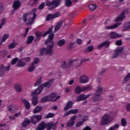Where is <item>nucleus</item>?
<instances>
[{
	"label": "nucleus",
	"instance_id": "nucleus-3",
	"mask_svg": "<svg viewBox=\"0 0 130 130\" xmlns=\"http://www.w3.org/2000/svg\"><path fill=\"white\" fill-rule=\"evenodd\" d=\"M53 82V80H50L49 81L43 84L42 85V86H39L36 90L33 91L31 94V97L37 96L38 95H39L42 92V90H43V87H46L47 88L49 87V86L52 84Z\"/></svg>",
	"mask_w": 130,
	"mask_h": 130
},
{
	"label": "nucleus",
	"instance_id": "nucleus-2",
	"mask_svg": "<svg viewBox=\"0 0 130 130\" xmlns=\"http://www.w3.org/2000/svg\"><path fill=\"white\" fill-rule=\"evenodd\" d=\"M37 9H34L32 10L30 14L25 13L23 15V22L26 23L27 25H32L34 23L35 18H36V12Z\"/></svg>",
	"mask_w": 130,
	"mask_h": 130
},
{
	"label": "nucleus",
	"instance_id": "nucleus-5",
	"mask_svg": "<svg viewBox=\"0 0 130 130\" xmlns=\"http://www.w3.org/2000/svg\"><path fill=\"white\" fill-rule=\"evenodd\" d=\"M101 94H102V87H99L93 96V102H99L101 100H102L101 96Z\"/></svg>",
	"mask_w": 130,
	"mask_h": 130
},
{
	"label": "nucleus",
	"instance_id": "nucleus-51",
	"mask_svg": "<svg viewBox=\"0 0 130 130\" xmlns=\"http://www.w3.org/2000/svg\"><path fill=\"white\" fill-rule=\"evenodd\" d=\"M130 79V73H128L126 76L124 78V80L125 82H127Z\"/></svg>",
	"mask_w": 130,
	"mask_h": 130
},
{
	"label": "nucleus",
	"instance_id": "nucleus-41",
	"mask_svg": "<svg viewBox=\"0 0 130 130\" xmlns=\"http://www.w3.org/2000/svg\"><path fill=\"white\" fill-rule=\"evenodd\" d=\"M53 28V27H50L49 28V29L47 31V32H46L43 35V37H45V36H46V35H47V34H49V33H51L52 32V28Z\"/></svg>",
	"mask_w": 130,
	"mask_h": 130
},
{
	"label": "nucleus",
	"instance_id": "nucleus-31",
	"mask_svg": "<svg viewBox=\"0 0 130 130\" xmlns=\"http://www.w3.org/2000/svg\"><path fill=\"white\" fill-rule=\"evenodd\" d=\"M17 45H18L17 43H15V42H13V43H10L8 45V48L9 49H13V48H15V47H16Z\"/></svg>",
	"mask_w": 130,
	"mask_h": 130
},
{
	"label": "nucleus",
	"instance_id": "nucleus-22",
	"mask_svg": "<svg viewBox=\"0 0 130 130\" xmlns=\"http://www.w3.org/2000/svg\"><path fill=\"white\" fill-rule=\"evenodd\" d=\"M9 37H10V35L8 34H5L3 35L1 42H0V43H1V45L4 43V42H6L7 39H9Z\"/></svg>",
	"mask_w": 130,
	"mask_h": 130
},
{
	"label": "nucleus",
	"instance_id": "nucleus-61",
	"mask_svg": "<svg viewBox=\"0 0 130 130\" xmlns=\"http://www.w3.org/2000/svg\"><path fill=\"white\" fill-rule=\"evenodd\" d=\"M103 46H104L103 45V43H102L98 46V49H101V48H102V47H103Z\"/></svg>",
	"mask_w": 130,
	"mask_h": 130
},
{
	"label": "nucleus",
	"instance_id": "nucleus-9",
	"mask_svg": "<svg viewBox=\"0 0 130 130\" xmlns=\"http://www.w3.org/2000/svg\"><path fill=\"white\" fill-rule=\"evenodd\" d=\"M90 89V86H84L82 88H81V87L79 86H77L75 88V92L77 94H80L81 92H83V91H88Z\"/></svg>",
	"mask_w": 130,
	"mask_h": 130
},
{
	"label": "nucleus",
	"instance_id": "nucleus-32",
	"mask_svg": "<svg viewBox=\"0 0 130 130\" xmlns=\"http://www.w3.org/2000/svg\"><path fill=\"white\" fill-rule=\"evenodd\" d=\"M66 43V40L64 39L60 40L58 42L57 44L58 46L60 47H61V46H63V45H64Z\"/></svg>",
	"mask_w": 130,
	"mask_h": 130
},
{
	"label": "nucleus",
	"instance_id": "nucleus-64",
	"mask_svg": "<svg viewBox=\"0 0 130 130\" xmlns=\"http://www.w3.org/2000/svg\"><path fill=\"white\" fill-rule=\"evenodd\" d=\"M83 130H91V128H90L88 126H86V127H84Z\"/></svg>",
	"mask_w": 130,
	"mask_h": 130
},
{
	"label": "nucleus",
	"instance_id": "nucleus-52",
	"mask_svg": "<svg viewBox=\"0 0 130 130\" xmlns=\"http://www.w3.org/2000/svg\"><path fill=\"white\" fill-rule=\"evenodd\" d=\"M40 60H39V58H35L34 60V62L32 63V64H37V63H38V62H39Z\"/></svg>",
	"mask_w": 130,
	"mask_h": 130
},
{
	"label": "nucleus",
	"instance_id": "nucleus-35",
	"mask_svg": "<svg viewBox=\"0 0 130 130\" xmlns=\"http://www.w3.org/2000/svg\"><path fill=\"white\" fill-rule=\"evenodd\" d=\"M41 80H42V77H39L36 81L34 87H36L37 86H39L40 84H41Z\"/></svg>",
	"mask_w": 130,
	"mask_h": 130
},
{
	"label": "nucleus",
	"instance_id": "nucleus-13",
	"mask_svg": "<svg viewBox=\"0 0 130 130\" xmlns=\"http://www.w3.org/2000/svg\"><path fill=\"white\" fill-rule=\"evenodd\" d=\"M52 2L53 6L49 8V10L50 11H52L53 10H54L55 8H57V7H58V6L60 5V1L59 0H53Z\"/></svg>",
	"mask_w": 130,
	"mask_h": 130
},
{
	"label": "nucleus",
	"instance_id": "nucleus-63",
	"mask_svg": "<svg viewBox=\"0 0 130 130\" xmlns=\"http://www.w3.org/2000/svg\"><path fill=\"white\" fill-rule=\"evenodd\" d=\"M126 109L128 111H130V104H128L126 106Z\"/></svg>",
	"mask_w": 130,
	"mask_h": 130
},
{
	"label": "nucleus",
	"instance_id": "nucleus-59",
	"mask_svg": "<svg viewBox=\"0 0 130 130\" xmlns=\"http://www.w3.org/2000/svg\"><path fill=\"white\" fill-rule=\"evenodd\" d=\"M70 114H71V112H70V111H69L65 113L64 115L63 116V117H66V116H68L70 115Z\"/></svg>",
	"mask_w": 130,
	"mask_h": 130
},
{
	"label": "nucleus",
	"instance_id": "nucleus-34",
	"mask_svg": "<svg viewBox=\"0 0 130 130\" xmlns=\"http://www.w3.org/2000/svg\"><path fill=\"white\" fill-rule=\"evenodd\" d=\"M34 70H35V66L31 63L28 68V72L32 73Z\"/></svg>",
	"mask_w": 130,
	"mask_h": 130
},
{
	"label": "nucleus",
	"instance_id": "nucleus-17",
	"mask_svg": "<svg viewBox=\"0 0 130 130\" xmlns=\"http://www.w3.org/2000/svg\"><path fill=\"white\" fill-rule=\"evenodd\" d=\"M120 25H121V23L118 22V23H116L113 25L106 26H105V28L107 30H111L112 29H115V28H117V27H119V26H120Z\"/></svg>",
	"mask_w": 130,
	"mask_h": 130
},
{
	"label": "nucleus",
	"instance_id": "nucleus-23",
	"mask_svg": "<svg viewBox=\"0 0 130 130\" xmlns=\"http://www.w3.org/2000/svg\"><path fill=\"white\" fill-rule=\"evenodd\" d=\"M73 107V103L72 102L69 101L67 104L66 106L64 108V111H67V110H69V109H71Z\"/></svg>",
	"mask_w": 130,
	"mask_h": 130
},
{
	"label": "nucleus",
	"instance_id": "nucleus-11",
	"mask_svg": "<svg viewBox=\"0 0 130 130\" xmlns=\"http://www.w3.org/2000/svg\"><path fill=\"white\" fill-rule=\"evenodd\" d=\"M48 96L50 101H56V100L59 99L60 97L59 95L56 96V93L55 92H53Z\"/></svg>",
	"mask_w": 130,
	"mask_h": 130
},
{
	"label": "nucleus",
	"instance_id": "nucleus-37",
	"mask_svg": "<svg viewBox=\"0 0 130 130\" xmlns=\"http://www.w3.org/2000/svg\"><path fill=\"white\" fill-rule=\"evenodd\" d=\"M36 37L37 40H39L40 38H41V36H42V33L40 31H37L35 32Z\"/></svg>",
	"mask_w": 130,
	"mask_h": 130
},
{
	"label": "nucleus",
	"instance_id": "nucleus-30",
	"mask_svg": "<svg viewBox=\"0 0 130 130\" xmlns=\"http://www.w3.org/2000/svg\"><path fill=\"white\" fill-rule=\"evenodd\" d=\"M42 110V107L37 106L32 111L33 113H37L40 112Z\"/></svg>",
	"mask_w": 130,
	"mask_h": 130
},
{
	"label": "nucleus",
	"instance_id": "nucleus-47",
	"mask_svg": "<svg viewBox=\"0 0 130 130\" xmlns=\"http://www.w3.org/2000/svg\"><path fill=\"white\" fill-rule=\"evenodd\" d=\"M70 111L71 114H76V113H78L79 110L78 109H72L69 110Z\"/></svg>",
	"mask_w": 130,
	"mask_h": 130
},
{
	"label": "nucleus",
	"instance_id": "nucleus-43",
	"mask_svg": "<svg viewBox=\"0 0 130 130\" xmlns=\"http://www.w3.org/2000/svg\"><path fill=\"white\" fill-rule=\"evenodd\" d=\"M65 5L66 7H70L72 5V1L71 0H65Z\"/></svg>",
	"mask_w": 130,
	"mask_h": 130
},
{
	"label": "nucleus",
	"instance_id": "nucleus-57",
	"mask_svg": "<svg viewBox=\"0 0 130 130\" xmlns=\"http://www.w3.org/2000/svg\"><path fill=\"white\" fill-rule=\"evenodd\" d=\"M116 45H121L122 42L121 40L117 41L115 43Z\"/></svg>",
	"mask_w": 130,
	"mask_h": 130
},
{
	"label": "nucleus",
	"instance_id": "nucleus-8",
	"mask_svg": "<svg viewBox=\"0 0 130 130\" xmlns=\"http://www.w3.org/2000/svg\"><path fill=\"white\" fill-rule=\"evenodd\" d=\"M77 59L70 60L68 64L67 65L66 61H63L61 63L62 69H66V68H71L74 63L77 61Z\"/></svg>",
	"mask_w": 130,
	"mask_h": 130
},
{
	"label": "nucleus",
	"instance_id": "nucleus-38",
	"mask_svg": "<svg viewBox=\"0 0 130 130\" xmlns=\"http://www.w3.org/2000/svg\"><path fill=\"white\" fill-rule=\"evenodd\" d=\"M34 40V37L30 36L28 37L27 40V44H30V43H32V41Z\"/></svg>",
	"mask_w": 130,
	"mask_h": 130
},
{
	"label": "nucleus",
	"instance_id": "nucleus-27",
	"mask_svg": "<svg viewBox=\"0 0 130 130\" xmlns=\"http://www.w3.org/2000/svg\"><path fill=\"white\" fill-rule=\"evenodd\" d=\"M62 26V21H61L60 22H58L55 26V29H54V33H56V32H57L58 30L60 29V27Z\"/></svg>",
	"mask_w": 130,
	"mask_h": 130
},
{
	"label": "nucleus",
	"instance_id": "nucleus-36",
	"mask_svg": "<svg viewBox=\"0 0 130 130\" xmlns=\"http://www.w3.org/2000/svg\"><path fill=\"white\" fill-rule=\"evenodd\" d=\"M47 101H50L48 95L43 97L41 100V102H42V103L47 102Z\"/></svg>",
	"mask_w": 130,
	"mask_h": 130
},
{
	"label": "nucleus",
	"instance_id": "nucleus-19",
	"mask_svg": "<svg viewBox=\"0 0 130 130\" xmlns=\"http://www.w3.org/2000/svg\"><path fill=\"white\" fill-rule=\"evenodd\" d=\"M89 96H90V94L89 95H85V94H81L79 96H78L77 97V99L76 100V101L77 102H79V101H82V100H85L86 99H87V98H89Z\"/></svg>",
	"mask_w": 130,
	"mask_h": 130
},
{
	"label": "nucleus",
	"instance_id": "nucleus-39",
	"mask_svg": "<svg viewBox=\"0 0 130 130\" xmlns=\"http://www.w3.org/2000/svg\"><path fill=\"white\" fill-rule=\"evenodd\" d=\"M121 124L122 126H126L127 122H126V120L125 118H122L121 120Z\"/></svg>",
	"mask_w": 130,
	"mask_h": 130
},
{
	"label": "nucleus",
	"instance_id": "nucleus-10",
	"mask_svg": "<svg viewBox=\"0 0 130 130\" xmlns=\"http://www.w3.org/2000/svg\"><path fill=\"white\" fill-rule=\"evenodd\" d=\"M42 118V116L40 115H34L31 119L30 121L34 124H36L37 122L40 121V120Z\"/></svg>",
	"mask_w": 130,
	"mask_h": 130
},
{
	"label": "nucleus",
	"instance_id": "nucleus-16",
	"mask_svg": "<svg viewBox=\"0 0 130 130\" xmlns=\"http://www.w3.org/2000/svg\"><path fill=\"white\" fill-rule=\"evenodd\" d=\"M12 7L14 9V11H16L21 7V2H20V0H16L13 2V4L12 5Z\"/></svg>",
	"mask_w": 130,
	"mask_h": 130
},
{
	"label": "nucleus",
	"instance_id": "nucleus-50",
	"mask_svg": "<svg viewBox=\"0 0 130 130\" xmlns=\"http://www.w3.org/2000/svg\"><path fill=\"white\" fill-rule=\"evenodd\" d=\"M6 22H7V19H6L5 18L2 19L1 21V24H0V25H1L3 27V26H4V25L6 24Z\"/></svg>",
	"mask_w": 130,
	"mask_h": 130
},
{
	"label": "nucleus",
	"instance_id": "nucleus-4",
	"mask_svg": "<svg viewBox=\"0 0 130 130\" xmlns=\"http://www.w3.org/2000/svg\"><path fill=\"white\" fill-rule=\"evenodd\" d=\"M57 123H53V122H50L48 123H45L44 122H41L39 126L36 128V130H43L45 129L47 127V130H50L51 128H55Z\"/></svg>",
	"mask_w": 130,
	"mask_h": 130
},
{
	"label": "nucleus",
	"instance_id": "nucleus-62",
	"mask_svg": "<svg viewBox=\"0 0 130 130\" xmlns=\"http://www.w3.org/2000/svg\"><path fill=\"white\" fill-rule=\"evenodd\" d=\"M21 115V112H19L18 113H16L15 114L14 116H20Z\"/></svg>",
	"mask_w": 130,
	"mask_h": 130
},
{
	"label": "nucleus",
	"instance_id": "nucleus-6",
	"mask_svg": "<svg viewBox=\"0 0 130 130\" xmlns=\"http://www.w3.org/2000/svg\"><path fill=\"white\" fill-rule=\"evenodd\" d=\"M111 121H112V120L110 119V115L108 114H105L102 118L101 124L102 125H106V124H109Z\"/></svg>",
	"mask_w": 130,
	"mask_h": 130
},
{
	"label": "nucleus",
	"instance_id": "nucleus-45",
	"mask_svg": "<svg viewBox=\"0 0 130 130\" xmlns=\"http://www.w3.org/2000/svg\"><path fill=\"white\" fill-rule=\"evenodd\" d=\"M46 6H47V7H52V6H53V1L52 2L47 1L46 2Z\"/></svg>",
	"mask_w": 130,
	"mask_h": 130
},
{
	"label": "nucleus",
	"instance_id": "nucleus-20",
	"mask_svg": "<svg viewBox=\"0 0 130 130\" xmlns=\"http://www.w3.org/2000/svg\"><path fill=\"white\" fill-rule=\"evenodd\" d=\"M86 120H88V116H87L83 118L82 121H78L76 123V127H80V126H81V125H82V124H83V123H84L85 121H86Z\"/></svg>",
	"mask_w": 130,
	"mask_h": 130
},
{
	"label": "nucleus",
	"instance_id": "nucleus-42",
	"mask_svg": "<svg viewBox=\"0 0 130 130\" xmlns=\"http://www.w3.org/2000/svg\"><path fill=\"white\" fill-rule=\"evenodd\" d=\"M96 5H90L89 6V9L90 11L93 12L94 10L96 9Z\"/></svg>",
	"mask_w": 130,
	"mask_h": 130
},
{
	"label": "nucleus",
	"instance_id": "nucleus-53",
	"mask_svg": "<svg viewBox=\"0 0 130 130\" xmlns=\"http://www.w3.org/2000/svg\"><path fill=\"white\" fill-rule=\"evenodd\" d=\"M60 16V13L59 12H56L54 14H53V17H54V19L55 18H57V17H59Z\"/></svg>",
	"mask_w": 130,
	"mask_h": 130
},
{
	"label": "nucleus",
	"instance_id": "nucleus-14",
	"mask_svg": "<svg viewBox=\"0 0 130 130\" xmlns=\"http://www.w3.org/2000/svg\"><path fill=\"white\" fill-rule=\"evenodd\" d=\"M122 51H123V48L122 47L117 48L115 51V54L113 55V58H115L116 57H117Z\"/></svg>",
	"mask_w": 130,
	"mask_h": 130
},
{
	"label": "nucleus",
	"instance_id": "nucleus-15",
	"mask_svg": "<svg viewBox=\"0 0 130 130\" xmlns=\"http://www.w3.org/2000/svg\"><path fill=\"white\" fill-rule=\"evenodd\" d=\"M77 118V116H74L72 117L70 121H69L67 124V126L68 127H71L72 126H73V125L75 124V120H76Z\"/></svg>",
	"mask_w": 130,
	"mask_h": 130
},
{
	"label": "nucleus",
	"instance_id": "nucleus-46",
	"mask_svg": "<svg viewBox=\"0 0 130 130\" xmlns=\"http://www.w3.org/2000/svg\"><path fill=\"white\" fill-rule=\"evenodd\" d=\"M53 116H54V114L50 113L45 116V118H51V117H53Z\"/></svg>",
	"mask_w": 130,
	"mask_h": 130
},
{
	"label": "nucleus",
	"instance_id": "nucleus-21",
	"mask_svg": "<svg viewBox=\"0 0 130 130\" xmlns=\"http://www.w3.org/2000/svg\"><path fill=\"white\" fill-rule=\"evenodd\" d=\"M110 37L112 39H114L115 38H119V37H121V35H118V34L112 31L110 33Z\"/></svg>",
	"mask_w": 130,
	"mask_h": 130
},
{
	"label": "nucleus",
	"instance_id": "nucleus-24",
	"mask_svg": "<svg viewBox=\"0 0 130 130\" xmlns=\"http://www.w3.org/2000/svg\"><path fill=\"white\" fill-rule=\"evenodd\" d=\"M22 103H24V104L25 105V108L26 109H30V103L28 101H27L25 99H22Z\"/></svg>",
	"mask_w": 130,
	"mask_h": 130
},
{
	"label": "nucleus",
	"instance_id": "nucleus-29",
	"mask_svg": "<svg viewBox=\"0 0 130 130\" xmlns=\"http://www.w3.org/2000/svg\"><path fill=\"white\" fill-rule=\"evenodd\" d=\"M29 123H30V120L25 119L22 123V126L23 127H26V126H27Z\"/></svg>",
	"mask_w": 130,
	"mask_h": 130
},
{
	"label": "nucleus",
	"instance_id": "nucleus-54",
	"mask_svg": "<svg viewBox=\"0 0 130 130\" xmlns=\"http://www.w3.org/2000/svg\"><path fill=\"white\" fill-rule=\"evenodd\" d=\"M45 7V4L44 3H42L39 7V10H42L43 8Z\"/></svg>",
	"mask_w": 130,
	"mask_h": 130
},
{
	"label": "nucleus",
	"instance_id": "nucleus-25",
	"mask_svg": "<svg viewBox=\"0 0 130 130\" xmlns=\"http://www.w3.org/2000/svg\"><path fill=\"white\" fill-rule=\"evenodd\" d=\"M32 104L34 106H36V105L39 103L38 102V96H32V99H31Z\"/></svg>",
	"mask_w": 130,
	"mask_h": 130
},
{
	"label": "nucleus",
	"instance_id": "nucleus-40",
	"mask_svg": "<svg viewBox=\"0 0 130 130\" xmlns=\"http://www.w3.org/2000/svg\"><path fill=\"white\" fill-rule=\"evenodd\" d=\"M53 19H54V17H53V14H48L46 17V21H50L51 20H53Z\"/></svg>",
	"mask_w": 130,
	"mask_h": 130
},
{
	"label": "nucleus",
	"instance_id": "nucleus-48",
	"mask_svg": "<svg viewBox=\"0 0 130 130\" xmlns=\"http://www.w3.org/2000/svg\"><path fill=\"white\" fill-rule=\"evenodd\" d=\"M128 29H130V22H127L125 24L124 30H127Z\"/></svg>",
	"mask_w": 130,
	"mask_h": 130
},
{
	"label": "nucleus",
	"instance_id": "nucleus-55",
	"mask_svg": "<svg viewBox=\"0 0 130 130\" xmlns=\"http://www.w3.org/2000/svg\"><path fill=\"white\" fill-rule=\"evenodd\" d=\"M89 60H90V59L89 58L83 59L80 63V66H81V64H82L84 61H89Z\"/></svg>",
	"mask_w": 130,
	"mask_h": 130
},
{
	"label": "nucleus",
	"instance_id": "nucleus-7",
	"mask_svg": "<svg viewBox=\"0 0 130 130\" xmlns=\"http://www.w3.org/2000/svg\"><path fill=\"white\" fill-rule=\"evenodd\" d=\"M129 11L127 9L124 10L122 12L120 15L118 16L115 19V22H118L119 21H122L123 19L125 18V15L128 14Z\"/></svg>",
	"mask_w": 130,
	"mask_h": 130
},
{
	"label": "nucleus",
	"instance_id": "nucleus-56",
	"mask_svg": "<svg viewBox=\"0 0 130 130\" xmlns=\"http://www.w3.org/2000/svg\"><path fill=\"white\" fill-rule=\"evenodd\" d=\"M76 42L77 44H82L83 41L80 39H78L76 41Z\"/></svg>",
	"mask_w": 130,
	"mask_h": 130
},
{
	"label": "nucleus",
	"instance_id": "nucleus-44",
	"mask_svg": "<svg viewBox=\"0 0 130 130\" xmlns=\"http://www.w3.org/2000/svg\"><path fill=\"white\" fill-rule=\"evenodd\" d=\"M103 44L105 47H109V44H110V42L109 41H106L103 43Z\"/></svg>",
	"mask_w": 130,
	"mask_h": 130
},
{
	"label": "nucleus",
	"instance_id": "nucleus-33",
	"mask_svg": "<svg viewBox=\"0 0 130 130\" xmlns=\"http://www.w3.org/2000/svg\"><path fill=\"white\" fill-rule=\"evenodd\" d=\"M94 50V46L91 45L88 46L87 48L85 49L86 52H91Z\"/></svg>",
	"mask_w": 130,
	"mask_h": 130
},
{
	"label": "nucleus",
	"instance_id": "nucleus-58",
	"mask_svg": "<svg viewBox=\"0 0 130 130\" xmlns=\"http://www.w3.org/2000/svg\"><path fill=\"white\" fill-rule=\"evenodd\" d=\"M23 60H25V61H26V62H28L29 61H30V60H31V58L27 57H25L23 59Z\"/></svg>",
	"mask_w": 130,
	"mask_h": 130
},
{
	"label": "nucleus",
	"instance_id": "nucleus-49",
	"mask_svg": "<svg viewBox=\"0 0 130 130\" xmlns=\"http://www.w3.org/2000/svg\"><path fill=\"white\" fill-rule=\"evenodd\" d=\"M18 59H19L17 57L13 59L11 61V64L14 65L15 63H16L17 61H18Z\"/></svg>",
	"mask_w": 130,
	"mask_h": 130
},
{
	"label": "nucleus",
	"instance_id": "nucleus-18",
	"mask_svg": "<svg viewBox=\"0 0 130 130\" xmlns=\"http://www.w3.org/2000/svg\"><path fill=\"white\" fill-rule=\"evenodd\" d=\"M8 109L10 112H14V111H17L19 108L15 105H11L8 107Z\"/></svg>",
	"mask_w": 130,
	"mask_h": 130
},
{
	"label": "nucleus",
	"instance_id": "nucleus-28",
	"mask_svg": "<svg viewBox=\"0 0 130 130\" xmlns=\"http://www.w3.org/2000/svg\"><path fill=\"white\" fill-rule=\"evenodd\" d=\"M17 66L19 68H24V67L26 66V63L25 62H23L21 59H20L18 60Z\"/></svg>",
	"mask_w": 130,
	"mask_h": 130
},
{
	"label": "nucleus",
	"instance_id": "nucleus-12",
	"mask_svg": "<svg viewBox=\"0 0 130 130\" xmlns=\"http://www.w3.org/2000/svg\"><path fill=\"white\" fill-rule=\"evenodd\" d=\"M79 82L81 84H85L89 82V77L86 75H82L79 78Z\"/></svg>",
	"mask_w": 130,
	"mask_h": 130
},
{
	"label": "nucleus",
	"instance_id": "nucleus-26",
	"mask_svg": "<svg viewBox=\"0 0 130 130\" xmlns=\"http://www.w3.org/2000/svg\"><path fill=\"white\" fill-rule=\"evenodd\" d=\"M14 88L17 92H18V93H20V92H22V86L21 85L19 84H15L14 85Z\"/></svg>",
	"mask_w": 130,
	"mask_h": 130
},
{
	"label": "nucleus",
	"instance_id": "nucleus-1",
	"mask_svg": "<svg viewBox=\"0 0 130 130\" xmlns=\"http://www.w3.org/2000/svg\"><path fill=\"white\" fill-rule=\"evenodd\" d=\"M54 38V34H51L49 36L48 39L45 41V44H49L47 47V48H44L41 49L40 53V54H43V53H46V54H52L53 53V51L52 48H53V45L54 43L52 40Z\"/></svg>",
	"mask_w": 130,
	"mask_h": 130
},
{
	"label": "nucleus",
	"instance_id": "nucleus-60",
	"mask_svg": "<svg viewBox=\"0 0 130 130\" xmlns=\"http://www.w3.org/2000/svg\"><path fill=\"white\" fill-rule=\"evenodd\" d=\"M112 127H113L114 129V128H118V127H119V124H115Z\"/></svg>",
	"mask_w": 130,
	"mask_h": 130
}]
</instances>
